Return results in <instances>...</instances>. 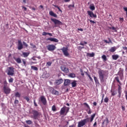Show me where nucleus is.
Here are the masks:
<instances>
[{
  "mask_svg": "<svg viewBox=\"0 0 127 127\" xmlns=\"http://www.w3.org/2000/svg\"><path fill=\"white\" fill-rule=\"evenodd\" d=\"M99 78L101 82H104L105 78L107 79L109 75V72L107 70L100 69L98 71Z\"/></svg>",
  "mask_w": 127,
  "mask_h": 127,
  "instance_id": "obj_1",
  "label": "nucleus"
},
{
  "mask_svg": "<svg viewBox=\"0 0 127 127\" xmlns=\"http://www.w3.org/2000/svg\"><path fill=\"white\" fill-rule=\"evenodd\" d=\"M32 114H33L32 118H34V119L35 120L38 119V116L39 115V113L38 111L35 110H33V111H32Z\"/></svg>",
  "mask_w": 127,
  "mask_h": 127,
  "instance_id": "obj_2",
  "label": "nucleus"
},
{
  "mask_svg": "<svg viewBox=\"0 0 127 127\" xmlns=\"http://www.w3.org/2000/svg\"><path fill=\"white\" fill-rule=\"evenodd\" d=\"M3 91H4V93H5V94L8 95L10 93L11 90L8 86H7L3 87Z\"/></svg>",
  "mask_w": 127,
  "mask_h": 127,
  "instance_id": "obj_3",
  "label": "nucleus"
},
{
  "mask_svg": "<svg viewBox=\"0 0 127 127\" xmlns=\"http://www.w3.org/2000/svg\"><path fill=\"white\" fill-rule=\"evenodd\" d=\"M61 50L62 51L63 54L64 56H65V57H68L69 54L68 52V48H65V47H63Z\"/></svg>",
  "mask_w": 127,
  "mask_h": 127,
  "instance_id": "obj_4",
  "label": "nucleus"
},
{
  "mask_svg": "<svg viewBox=\"0 0 127 127\" xmlns=\"http://www.w3.org/2000/svg\"><path fill=\"white\" fill-rule=\"evenodd\" d=\"M46 48L47 50L50 52H53L56 49V47L54 45H49L46 46Z\"/></svg>",
  "mask_w": 127,
  "mask_h": 127,
  "instance_id": "obj_5",
  "label": "nucleus"
},
{
  "mask_svg": "<svg viewBox=\"0 0 127 127\" xmlns=\"http://www.w3.org/2000/svg\"><path fill=\"white\" fill-rule=\"evenodd\" d=\"M39 101L41 102L43 105H46L47 101L45 96H42L40 97Z\"/></svg>",
  "mask_w": 127,
  "mask_h": 127,
  "instance_id": "obj_6",
  "label": "nucleus"
},
{
  "mask_svg": "<svg viewBox=\"0 0 127 127\" xmlns=\"http://www.w3.org/2000/svg\"><path fill=\"white\" fill-rule=\"evenodd\" d=\"M51 20L55 24L58 25H62L63 23L61 21H59V20H57V19H53L51 18Z\"/></svg>",
  "mask_w": 127,
  "mask_h": 127,
  "instance_id": "obj_7",
  "label": "nucleus"
},
{
  "mask_svg": "<svg viewBox=\"0 0 127 127\" xmlns=\"http://www.w3.org/2000/svg\"><path fill=\"white\" fill-rule=\"evenodd\" d=\"M14 68L12 67H9V70H8V72L7 73V74L8 75H11L13 76L14 74Z\"/></svg>",
  "mask_w": 127,
  "mask_h": 127,
  "instance_id": "obj_8",
  "label": "nucleus"
},
{
  "mask_svg": "<svg viewBox=\"0 0 127 127\" xmlns=\"http://www.w3.org/2000/svg\"><path fill=\"white\" fill-rule=\"evenodd\" d=\"M87 14L91 18H96L97 17V15L94 14L93 12H91V11H87Z\"/></svg>",
  "mask_w": 127,
  "mask_h": 127,
  "instance_id": "obj_9",
  "label": "nucleus"
},
{
  "mask_svg": "<svg viewBox=\"0 0 127 127\" xmlns=\"http://www.w3.org/2000/svg\"><path fill=\"white\" fill-rule=\"evenodd\" d=\"M124 69L120 68L118 73V75L120 76V78L121 80H122V78L124 75Z\"/></svg>",
  "mask_w": 127,
  "mask_h": 127,
  "instance_id": "obj_10",
  "label": "nucleus"
},
{
  "mask_svg": "<svg viewBox=\"0 0 127 127\" xmlns=\"http://www.w3.org/2000/svg\"><path fill=\"white\" fill-rule=\"evenodd\" d=\"M18 50H21L23 49V45L21 40H18Z\"/></svg>",
  "mask_w": 127,
  "mask_h": 127,
  "instance_id": "obj_11",
  "label": "nucleus"
},
{
  "mask_svg": "<svg viewBox=\"0 0 127 127\" xmlns=\"http://www.w3.org/2000/svg\"><path fill=\"white\" fill-rule=\"evenodd\" d=\"M50 92L53 95H59V92L56 90H55L53 88H50Z\"/></svg>",
  "mask_w": 127,
  "mask_h": 127,
  "instance_id": "obj_12",
  "label": "nucleus"
},
{
  "mask_svg": "<svg viewBox=\"0 0 127 127\" xmlns=\"http://www.w3.org/2000/svg\"><path fill=\"white\" fill-rule=\"evenodd\" d=\"M118 86L119 87L118 88V94H119L118 96V97L121 98V94H122V88L120 85L118 84Z\"/></svg>",
  "mask_w": 127,
  "mask_h": 127,
  "instance_id": "obj_13",
  "label": "nucleus"
},
{
  "mask_svg": "<svg viewBox=\"0 0 127 127\" xmlns=\"http://www.w3.org/2000/svg\"><path fill=\"white\" fill-rule=\"evenodd\" d=\"M66 107H64L61 109L60 112V115H64L66 112Z\"/></svg>",
  "mask_w": 127,
  "mask_h": 127,
  "instance_id": "obj_14",
  "label": "nucleus"
},
{
  "mask_svg": "<svg viewBox=\"0 0 127 127\" xmlns=\"http://www.w3.org/2000/svg\"><path fill=\"white\" fill-rule=\"evenodd\" d=\"M46 41H50L51 42H53L55 43H58L59 40L57 39L54 38H49L46 39Z\"/></svg>",
  "mask_w": 127,
  "mask_h": 127,
  "instance_id": "obj_15",
  "label": "nucleus"
},
{
  "mask_svg": "<svg viewBox=\"0 0 127 127\" xmlns=\"http://www.w3.org/2000/svg\"><path fill=\"white\" fill-rule=\"evenodd\" d=\"M61 70L65 73H67L69 72L68 68H66L65 66H61Z\"/></svg>",
  "mask_w": 127,
  "mask_h": 127,
  "instance_id": "obj_16",
  "label": "nucleus"
},
{
  "mask_svg": "<svg viewBox=\"0 0 127 127\" xmlns=\"http://www.w3.org/2000/svg\"><path fill=\"white\" fill-rule=\"evenodd\" d=\"M85 123L83 120L81 121L80 122H78L77 127H83L85 125Z\"/></svg>",
  "mask_w": 127,
  "mask_h": 127,
  "instance_id": "obj_17",
  "label": "nucleus"
},
{
  "mask_svg": "<svg viewBox=\"0 0 127 127\" xmlns=\"http://www.w3.org/2000/svg\"><path fill=\"white\" fill-rule=\"evenodd\" d=\"M70 84V80L69 79H65L64 85V86H68Z\"/></svg>",
  "mask_w": 127,
  "mask_h": 127,
  "instance_id": "obj_18",
  "label": "nucleus"
},
{
  "mask_svg": "<svg viewBox=\"0 0 127 127\" xmlns=\"http://www.w3.org/2000/svg\"><path fill=\"white\" fill-rule=\"evenodd\" d=\"M63 82H64V80L63 79H60L59 80H56L55 81V83L57 85H60L63 83Z\"/></svg>",
  "mask_w": 127,
  "mask_h": 127,
  "instance_id": "obj_19",
  "label": "nucleus"
},
{
  "mask_svg": "<svg viewBox=\"0 0 127 127\" xmlns=\"http://www.w3.org/2000/svg\"><path fill=\"white\" fill-rule=\"evenodd\" d=\"M49 15L55 18H57L58 17V15H57V14H55V13H54L53 11H49Z\"/></svg>",
  "mask_w": 127,
  "mask_h": 127,
  "instance_id": "obj_20",
  "label": "nucleus"
},
{
  "mask_svg": "<svg viewBox=\"0 0 127 127\" xmlns=\"http://www.w3.org/2000/svg\"><path fill=\"white\" fill-rule=\"evenodd\" d=\"M29 55V53L23 52L21 56H22L24 58H27L28 57Z\"/></svg>",
  "mask_w": 127,
  "mask_h": 127,
  "instance_id": "obj_21",
  "label": "nucleus"
},
{
  "mask_svg": "<svg viewBox=\"0 0 127 127\" xmlns=\"http://www.w3.org/2000/svg\"><path fill=\"white\" fill-rule=\"evenodd\" d=\"M112 57L113 60H117L120 57L118 55H113Z\"/></svg>",
  "mask_w": 127,
  "mask_h": 127,
  "instance_id": "obj_22",
  "label": "nucleus"
},
{
  "mask_svg": "<svg viewBox=\"0 0 127 127\" xmlns=\"http://www.w3.org/2000/svg\"><path fill=\"white\" fill-rule=\"evenodd\" d=\"M93 78H94V80L95 82V84H100V82H99L98 79L96 76H94Z\"/></svg>",
  "mask_w": 127,
  "mask_h": 127,
  "instance_id": "obj_23",
  "label": "nucleus"
},
{
  "mask_svg": "<svg viewBox=\"0 0 127 127\" xmlns=\"http://www.w3.org/2000/svg\"><path fill=\"white\" fill-rule=\"evenodd\" d=\"M49 35L50 36H53L52 34L51 33H46V32H43L42 35L43 36H46V35Z\"/></svg>",
  "mask_w": 127,
  "mask_h": 127,
  "instance_id": "obj_24",
  "label": "nucleus"
},
{
  "mask_svg": "<svg viewBox=\"0 0 127 127\" xmlns=\"http://www.w3.org/2000/svg\"><path fill=\"white\" fill-rule=\"evenodd\" d=\"M14 60H15V61H16V62H17V63H18V64L21 63V60L20 58H14Z\"/></svg>",
  "mask_w": 127,
  "mask_h": 127,
  "instance_id": "obj_25",
  "label": "nucleus"
},
{
  "mask_svg": "<svg viewBox=\"0 0 127 127\" xmlns=\"http://www.w3.org/2000/svg\"><path fill=\"white\" fill-rule=\"evenodd\" d=\"M117 50V48L116 47H112L110 50L109 51L112 53L115 52Z\"/></svg>",
  "mask_w": 127,
  "mask_h": 127,
  "instance_id": "obj_26",
  "label": "nucleus"
},
{
  "mask_svg": "<svg viewBox=\"0 0 127 127\" xmlns=\"http://www.w3.org/2000/svg\"><path fill=\"white\" fill-rule=\"evenodd\" d=\"M76 81L74 80L72 83H71L72 87H75L77 86Z\"/></svg>",
  "mask_w": 127,
  "mask_h": 127,
  "instance_id": "obj_27",
  "label": "nucleus"
},
{
  "mask_svg": "<svg viewBox=\"0 0 127 127\" xmlns=\"http://www.w3.org/2000/svg\"><path fill=\"white\" fill-rule=\"evenodd\" d=\"M3 84H4V86H3V87H8V83L7 82V81H6V79H5L4 80V82H3Z\"/></svg>",
  "mask_w": 127,
  "mask_h": 127,
  "instance_id": "obj_28",
  "label": "nucleus"
},
{
  "mask_svg": "<svg viewBox=\"0 0 127 127\" xmlns=\"http://www.w3.org/2000/svg\"><path fill=\"white\" fill-rule=\"evenodd\" d=\"M86 56L90 57V58H92L95 56V54L94 53H92L91 54L87 53L86 55Z\"/></svg>",
  "mask_w": 127,
  "mask_h": 127,
  "instance_id": "obj_29",
  "label": "nucleus"
},
{
  "mask_svg": "<svg viewBox=\"0 0 127 127\" xmlns=\"http://www.w3.org/2000/svg\"><path fill=\"white\" fill-rule=\"evenodd\" d=\"M53 63L52 62H48L46 63V66L48 67L52 65Z\"/></svg>",
  "mask_w": 127,
  "mask_h": 127,
  "instance_id": "obj_30",
  "label": "nucleus"
},
{
  "mask_svg": "<svg viewBox=\"0 0 127 127\" xmlns=\"http://www.w3.org/2000/svg\"><path fill=\"white\" fill-rule=\"evenodd\" d=\"M96 114H93L91 116V118H90V122H92L94 120V118L96 116Z\"/></svg>",
  "mask_w": 127,
  "mask_h": 127,
  "instance_id": "obj_31",
  "label": "nucleus"
},
{
  "mask_svg": "<svg viewBox=\"0 0 127 127\" xmlns=\"http://www.w3.org/2000/svg\"><path fill=\"white\" fill-rule=\"evenodd\" d=\"M111 92L112 96H115L117 94V92L116 91L113 90H111Z\"/></svg>",
  "mask_w": 127,
  "mask_h": 127,
  "instance_id": "obj_32",
  "label": "nucleus"
},
{
  "mask_svg": "<svg viewBox=\"0 0 127 127\" xmlns=\"http://www.w3.org/2000/svg\"><path fill=\"white\" fill-rule=\"evenodd\" d=\"M42 76L43 78H48L49 77V74L46 73L43 74Z\"/></svg>",
  "mask_w": 127,
  "mask_h": 127,
  "instance_id": "obj_33",
  "label": "nucleus"
},
{
  "mask_svg": "<svg viewBox=\"0 0 127 127\" xmlns=\"http://www.w3.org/2000/svg\"><path fill=\"white\" fill-rule=\"evenodd\" d=\"M115 79L117 81V82H118L120 85H122V83L120 82V80H119V77L117 76L115 78Z\"/></svg>",
  "mask_w": 127,
  "mask_h": 127,
  "instance_id": "obj_34",
  "label": "nucleus"
},
{
  "mask_svg": "<svg viewBox=\"0 0 127 127\" xmlns=\"http://www.w3.org/2000/svg\"><path fill=\"white\" fill-rule=\"evenodd\" d=\"M15 97H18V98H20L21 94L18 92H16V93H15Z\"/></svg>",
  "mask_w": 127,
  "mask_h": 127,
  "instance_id": "obj_35",
  "label": "nucleus"
},
{
  "mask_svg": "<svg viewBox=\"0 0 127 127\" xmlns=\"http://www.w3.org/2000/svg\"><path fill=\"white\" fill-rule=\"evenodd\" d=\"M68 76L71 78H75L76 77V75L74 73H70Z\"/></svg>",
  "mask_w": 127,
  "mask_h": 127,
  "instance_id": "obj_36",
  "label": "nucleus"
},
{
  "mask_svg": "<svg viewBox=\"0 0 127 127\" xmlns=\"http://www.w3.org/2000/svg\"><path fill=\"white\" fill-rule=\"evenodd\" d=\"M101 58L104 61H107V58L106 55H104L101 57Z\"/></svg>",
  "mask_w": 127,
  "mask_h": 127,
  "instance_id": "obj_37",
  "label": "nucleus"
},
{
  "mask_svg": "<svg viewBox=\"0 0 127 127\" xmlns=\"http://www.w3.org/2000/svg\"><path fill=\"white\" fill-rule=\"evenodd\" d=\"M53 6L57 8L59 11L62 12V10H61V9H60V7H59V6H57V5H53Z\"/></svg>",
  "mask_w": 127,
  "mask_h": 127,
  "instance_id": "obj_38",
  "label": "nucleus"
},
{
  "mask_svg": "<svg viewBox=\"0 0 127 127\" xmlns=\"http://www.w3.org/2000/svg\"><path fill=\"white\" fill-rule=\"evenodd\" d=\"M86 74L87 75L88 77H89V80H90L91 81L93 82V78L91 77V76H90L89 74H88L87 72H86Z\"/></svg>",
  "mask_w": 127,
  "mask_h": 127,
  "instance_id": "obj_39",
  "label": "nucleus"
},
{
  "mask_svg": "<svg viewBox=\"0 0 127 127\" xmlns=\"http://www.w3.org/2000/svg\"><path fill=\"white\" fill-rule=\"evenodd\" d=\"M31 68H32V69L37 71L38 70V68L34 66H31Z\"/></svg>",
  "mask_w": 127,
  "mask_h": 127,
  "instance_id": "obj_40",
  "label": "nucleus"
},
{
  "mask_svg": "<svg viewBox=\"0 0 127 127\" xmlns=\"http://www.w3.org/2000/svg\"><path fill=\"white\" fill-rule=\"evenodd\" d=\"M52 110L54 112L57 111V109L55 105H53L52 107Z\"/></svg>",
  "mask_w": 127,
  "mask_h": 127,
  "instance_id": "obj_41",
  "label": "nucleus"
},
{
  "mask_svg": "<svg viewBox=\"0 0 127 127\" xmlns=\"http://www.w3.org/2000/svg\"><path fill=\"white\" fill-rule=\"evenodd\" d=\"M90 9H91L92 11L95 10V7L94 5H92V6H91V5L90 6Z\"/></svg>",
  "mask_w": 127,
  "mask_h": 127,
  "instance_id": "obj_42",
  "label": "nucleus"
},
{
  "mask_svg": "<svg viewBox=\"0 0 127 127\" xmlns=\"http://www.w3.org/2000/svg\"><path fill=\"white\" fill-rule=\"evenodd\" d=\"M74 7H75L74 3H73L72 5H68V8L69 9H71V7L74 8Z\"/></svg>",
  "mask_w": 127,
  "mask_h": 127,
  "instance_id": "obj_43",
  "label": "nucleus"
},
{
  "mask_svg": "<svg viewBox=\"0 0 127 127\" xmlns=\"http://www.w3.org/2000/svg\"><path fill=\"white\" fill-rule=\"evenodd\" d=\"M74 7H75L74 3H73L72 5H68V8L69 9H71V7L74 8Z\"/></svg>",
  "mask_w": 127,
  "mask_h": 127,
  "instance_id": "obj_44",
  "label": "nucleus"
},
{
  "mask_svg": "<svg viewBox=\"0 0 127 127\" xmlns=\"http://www.w3.org/2000/svg\"><path fill=\"white\" fill-rule=\"evenodd\" d=\"M83 120V121H84L85 123H86L89 122V121H90V118H86V119H84V120Z\"/></svg>",
  "mask_w": 127,
  "mask_h": 127,
  "instance_id": "obj_45",
  "label": "nucleus"
},
{
  "mask_svg": "<svg viewBox=\"0 0 127 127\" xmlns=\"http://www.w3.org/2000/svg\"><path fill=\"white\" fill-rule=\"evenodd\" d=\"M109 98H108L107 97H106L105 99H104V102L107 103L109 102Z\"/></svg>",
  "mask_w": 127,
  "mask_h": 127,
  "instance_id": "obj_46",
  "label": "nucleus"
},
{
  "mask_svg": "<svg viewBox=\"0 0 127 127\" xmlns=\"http://www.w3.org/2000/svg\"><path fill=\"white\" fill-rule=\"evenodd\" d=\"M88 110H87L86 111L87 112L88 114H91L92 113V111L91 110V108H89V109H88Z\"/></svg>",
  "mask_w": 127,
  "mask_h": 127,
  "instance_id": "obj_47",
  "label": "nucleus"
},
{
  "mask_svg": "<svg viewBox=\"0 0 127 127\" xmlns=\"http://www.w3.org/2000/svg\"><path fill=\"white\" fill-rule=\"evenodd\" d=\"M83 105L87 107V109H90V106L87 103H83Z\"/></svg>",
  "mask_w": 127,
  "mask_h": 127,
  "instance_id": "obj_48",
  "label": "nucleus"
},
{
  "mask_svg": "<svg viewBox=\"0 0 127 127\" xmlns=\"http://www.w3.org/2000/svg\"><path fill=\"white\" fill-rule=\"evenodd\" d=\"M83 105L87 107V109H90V106L87 103H83Z\"/></svg>",
  "mask_w": 127,
  "mask_h": 127,
  "instance_id": "obj_49",
  "label": "nucleus"
},
{
  "mask_svg": "<svg viewBox=\"0 0 127 127\" xmlns=\"http://www.w3.org/2000/svg\"><path fill=\"white\" fill-rule=\"evenodd\" d=\"M66 108L67 109V110H65V113L64 114V116H66L67 115V114L69 110V108H68V107H66Z\"/></svg>",
  "mask_w": 127,
  "mask_h": 127,
  "instance_id": "obj_50",
  "label": "nucleus"
},
{
  "mask_svg": "<svg viewBox=\"0 0 127 127\" xmlns=\"http://www.w3.org/2000/svg\"><path fill=\"white\" fill-rule=\"evenodd\" d=\"M84 47H81V46L77 47V49H78V50H79L80 51H81L82 49H84Z\"/></svg>",
  "mask_w": 127,
  "mask_h": 127,
  "instance_id": "obj_51",
  "label": "nucleus"
},
{
  "mask_svg": "<svg viewBox=\"0 0 127 127\" xmlns=\"http://www.w3.org/2000/svg\"><path fill=\"white\" fill-rule=\"evenodd\" d=\"M26 123H27L28 125H31L32 124V122L30 120L26 121Z\"/></svg>",
  "mask_w": 127,
  "mask_h": 127,
  "instance_id": "obj_52",
  "label": "nucleus"
},
{
  "mask_svg": "<svg viewBox=\"0 0 127 127\" xmlns=\"http://www.w3.org/2000/svg\"><path fill=\"white\" fill-rule=\"evenodd\" d=\"M24 99H26V100H27V102H29L30 101V99L29 98H28V97L26 96L24 97Z\"/></svg>",
  "mask_w": 127,
  "mask_h": 127,
  "instance_id": "obj_53",
  "label": "nucleus"
},
{
  "mask_svg": "<svg viewBox=\"0 0 127 127\" xmlns=\"http://www.w3.org/2000/svg\"><path fill=\"white\" fill-rule=\"evenodd\" d=\"M22 61L23 62V64H24V66H26V62L25 60H22Z\"/></svg>",
  "mask_w": 127,
  "mask_h": 127,
  "instance_id": "obj_54",
  "label": "nucleus"
},
{
  "mask_svg": "<svg viewBox=\"0 0 127 127\" xmlns=\"http://www.w3.org/2000/svg\"><path fill=\"white\" fill-rule=\"evenodd\" d=\"M13 78H10L9 80H8V81H9V83H12L13 81Z\"/></svg>",
  "mask_w": 127,
  "mask_h": 127,
  "instance_id": "obj_55",
  "label": "nucleus"
},
{
  "mask_svg": "<svg viewBox=\"0 0 127 127\" xmlns=\"http://www.w3.org/2000/svg\"><path fill=\"white\" fill-rule=\"evenodd\" d=\"M112 30H114V31L115 32H117V30L116 28H115V27H112Z\"/></svg>",
  "mask_w": 127,
  "mask_h": 127,
  "instance_id": "obj_56",
  "label": "nucleus"
},
{
  "mask_svg": "<svg viewBox=\"0 0 127 127\" xmlns=\"http://www.w3.org/2000/svg\"><path fill=\"white\" fill-rule=\"evenodd\" d=\"M23 45L26 47V48H27L28 46V45L25 42H23Z\"/></svg>",
  "mask_w": 127,
  "mask_h": 127,
  "instance_id": "obj_57",
  "label": "nucleus"
},
{
  "mask_svg": "<svg viewBox=\"0 0 127 127\" xmlns=\"http://www.w3.org/2000/svg\"><path fill=\"white\" fill-rule=\"evenodd\" d=\"M88 20L90 21V22L91 23H92V24H96V22H95V21H92V20H89V19H88Z\"/></svg>",
  "mask_w": 127,
  "mask_h": 127,
  "instance_id": "obj_58",
  "label": "nucleus"
},
{
  "mask_svg": "<svg viewBox=\"0 0 127 127\" xmlns=\"http://www.w3.org/2000/svg\"><path fill=\"white\" fill-rule=\"evenodd\" d=\"M18 103H19V101L18 100H15V101H14V104H18Z\"/></svg>",
  "mask_w": 127,
  "mask_h": 127,
  "instance_id": "obj_59",
  "label": "nucleus"
},
{
  "mask_svg": "<svg viewBox=\"0 0 127 127\" xmlns=\"http://www.w3.org/2000/svg\"><path fill=\"white\" fill-rule=\"evenodd\" d=\"M122 48L124 51H126V53H127V47H123Z\"/></svg>",
  "mask_w": 127,
  "mask_h": 127,
  "instance_id": "obj_60",
  "label": "nucleus"
},
{
  "mask_svg": "<svg viewBox=\"0 0 127 127\" xmlns=\"http://www.w3.org/2000/svg\"><path fill=\"white\" fill-rule=\"evenodd\" d=\"M34 105H35V106L37 107L38 105L36 104V100H34Z\"/></svg>",
  "mask_w": 127,
  "mask_h": 127,
  "instance_id": "obj_61",
  "label": "nucleus"
},
{
  "mask_svg": "<svg viewBox=\"0 0 127 127\" xmlns=\"http://www.w3.org/2000/svg\"><path fill=\"white\" fill-rule=\"evenodd\" d=\"M119 19H120V21H122V22H124V18H119Z\"/></svg>",
  "mask_w": 127,
  "mask_h": 127,
  "instance_id": "obj_62",
  "label": "nucleus"
},
{
  "mask_svg": "<svg viewBox=\"0 0 127 127\" xmlns=\"http://www.w3.org/2000/svg\"><path fill=\"white\" fill-rule=\"evenodd\" d=\"M123 9L127 13V7H124Z\"/></svg>",
  "mask_w": 127,
  "mask_h": 127,
  "instance_id": "obj_63",
  "label": "nucleus"
},
{
  "mask_svg": "<svg viewBox=\"0 0 127 127\" xmlns=\"http://www.w3.org/2000/svg\"><path fill=\"white\" fill-rule=\"evenodd\" d=\"M125 97H126V99L127 101V91L125 92Z\"/></svg>",
  "mask_w": 127,
  "mask_h": 127,
  "instance_id": "obj_64",
  "label": "nucleus"
}]
</instances>
